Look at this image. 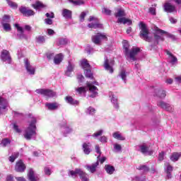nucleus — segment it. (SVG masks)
Segmentation results:
<instances>
[{
	"mask_svg": "<svg viewBox=\"0 0 181 181\" xmlns=\"http://www.w3.org/2000/svg\"><path fill=\"white\" fill-rule=\"evenodd\" d=\"M154 39H155V45L159 44V40L163 42L165 40V37L162 36V35H166L167 37L173 40H176V36L173 34H170L163 30L160 29L158 27H154Z\"/></svg>",
	"mask_w": 181,
	"mask_h": 181,
	"instance_id": "1",
	"label": "nucleus"
},
{
	"mask_svg": "<svg viewBox=\"0 0 181 181\" xmlns=\"http://www.w3.org/2000/svg\"><path fill=\"white\" fill-rule=\"evenodd\" d=\"M123 47L127 59H130L133 62H135V60H136L135 56H136L138 53H139L141 49H139V47H133L129 52V44H128V42L127 40L123 41Z\"/></svg>",
	"mask_w": 181,
	"mask_h": 181,
	"instance_id": "2",
	"label": "nucleus"
},
{
	"mask_svg": "<svg viewBox=\"0 0 181 181\" xmlns=\"http://www.w3.org/2000/svg\"><path fill=\"white\" fill-rule=\"evenodd\" d=\"M36 118L32 117L30 120L29 126L25 130L24 138L28 141L32 139L33 135H36Z\"/></svg>",
	"mask_w": 181,
	"mask_h": 181,
	"instance_id": "3",
	"label": "nucleus"
},
{
	"mask_svg": "<svg viewBox=\"0 0 181 181\" xmlns=\"http://www.w3.org/2000/svg\"><path fill=\"white\" fill-rule=\"evenodd\" d=\"M69 176H71V177H77V175H78L81 181L90 180L88 179V175L80 168H76L75 170H69Z\"/></svg>",
	"mask_w": 181,
	"mask_h": 181,
	"instance_id": "4",
	"label": "nucleus"
},
{
	"mask_svg": "<svg viewBox=\"0 0 181 181\" xmlns=\"http://www.w3.org/2000/svg\"><path fill=\"white\" fill-rule=\"evenodd\" d=\"M139 26L141 28L140 37L141 39H144V40H146V42H152V37L148 35H149V31L146 28V25L142 22H140Z\"/></svg>",
	"mask_w": 181,
	"mask_h": 181,
	"instance_id": "5",
	"label": "nucleus"
},
{
	"mask_svg": "<svg viewBox=\"0 0 181 181\" xmlns=\"http://www.w3.org/2000/svg\"><path fill=\"white\" fill-rule=\"evenodd\" d=\"M107 35L105 33H98L95 35L92 36V42L95 43V45H100L102 40H107Z\"/></svg>",
	"mask_w": 181,
	"mask_h": 181,
	"instance_id": "6",
	"label": "nucleus"
},
{
	"mask_svg": "<svg viewBox=\"0 0 181 181\" xmlns=\"http://www.w3.org/2000/svg\"><path fill=\"white\" fill-rule=\"evenodd\" d=\"M94 84H96V82H86V87L89 88V91L91 93L90 97L92 98H95V97L98 95V88H97Z\"/></svg>",
	"mask_w": 181,
	"mask_h": 181,
	"instance_id": "7",
	"label": "nucleus"
},
{
	"mask_svg": "<svg viewBox=\"0 0 181 181\" xmlns=\"http://www.w3.org/2000/svg\"><path fill=\"white\" fill-rule=\"evenodd\" d=\"M89 22L94 21L95 23H90L88 25V27L90 29H101L103 28V24L98 23V19L94 16H90L88 19Z\"/></svg>",
	"mask_w": 181,
	"mask_h": 181,
	"instance_id": "8",
	"label": "nucleus"
},
{
	"mask_svg": "<svg viewBox=\"0 0 181 181\" xmlns=\"http://www.w3.org/2000/svg\"><path fill=\"white\" fill-rule=\"evenodd\" d=\"M35 92L37 94L44 95L45 97H54V95H56V93L49 89H37Z\"/></svg>",
	"mask_w": 181,
	"mask_h": 181,
	"instance_id": "9",
	"label": "nucleus"
},
{
	"mask_svg": "<svg viewBox=\"0 0 181 181\" xmlns=\"http://www.w3.org/2000/svg\"><path fill=\"white\" fill-rule=\"evenodd\" d=\"M11 54L9 53V51L6 49H3L1 53V59L2 62H5L6 63H8V64H11Z\"/></svg>",
	"mask_w": 181,
	"mask_h": 181,
	"instance_id": "10",
	"label": "nucleus"
},
{
	"mask_svg": "<svg viewBox=\"0 0 181 181\" xmlns=\"http://www.w3.org/2000/svg\"><path fill=\"white\" fill-rule=\"evenodd\" d=\"M19 11L21 13H22L23 16H33L35 15V11L33 10L30 9L29 8L26 6H21L19 8Z\"/></svg>",
	"mask_w": 181,
	"mask_h": 181,
	"instance_id": "11",
	"label": "nucleus"
},
{
	"mask_svg": "<svg viewBox=\"0 0 181 181\" xmlns=\"http://www.w3.org/2000/svg\"><path fill=\"white\" fill-rule=\"evenodd\" d=\"M24 63H25V69H26L27 72L28 73V74L33 76V74H35V66H33L30 64V62H29L28 59H25Z\"/></svg>",
	"mask_w": 181,
	"mask_h": 181,
	"instance_id": "12",
	"label": "nucleus"
},
{
	"mask_svg": "<svg viewBox=\"0 0 181 181\" xmlns=\"http://www.w3.org/2000/svg\"><path fill=\"white\" fill-rule=\"evenodd\" d=\"M15 28H16L18 33L17 34L18 39H24L25 40H28V35L25 34L23 31V28L19 26V24H15Z\"/></svg>",
	"mask_w": 181,
	"mask_h": 181,
	"instance_id": "13",
	"label": "nucleus"
},
{
	"mask_svg": "<svg viewBox=\"0 0 181 181\" xmlns=\"http://www.w3.org/2000/svg\"><path fill=\"white\" fill-rule=\"evenodd\" d=\"M8 108V100L2 97H0V115L6 112Z\"/></svg>",
	"mask_w": 181,
	"mask_h": 181,
	"instance_id": "14",
	"label": "nucleus"
},
{
	"mask_svg": "<svg viewBox=\"0 0 181 181\" xmlns=\"http://www.w3.org/2000/svg\"><path fill=\"white\" fill-rule=\"evenodd\" d=\"M114 64L113 61L108 60V58H105L104 67L107 71L110 72L111 74L114 73V69H112V65Z\"/></svg>",
	"mask_w": 181,
	"mask_h": 181,
	"instance_id": "15",
	"label": "nucleus"
},
{
	"mask_svg": "<svg viewBox=\"0 0 181 181\" xmlns=\"http://www.w3.org/2000/svg\"><path fill=\"white\" fill-rule=\"evenodd\" d=\"M25 169H26V165H25V163H23V161H22V160H20L16 163L15 166L16 172L22 173L25 172Z\"/></svg>",
	"mask_w": 181,
	"mask_h": 181,
	"instance_id": "16",
	"label": "nucleus"
},
{
	"mask_svg": "<svg viewBox=\"0 0 181 181\" xmlns=\"http://www.w3.org/2000/svg\"><path fill=\"white\" fill-rule=\"evenodd\" d=\"M140 152L144 155H152L153 153V151L149 150V147L146 144H141L139 146Z\"/></svg>",
	"mask_w": 181,
	"mask_h": 181,
	"instance_id": "17",
	"label": "nucleus"
},
{
	"mask_svg": "<svg viewBox=\"0 0 181 181\" xmlns=\"http://www.w3.org/2000/svg\"><path fill=\"white\" fill-rule=\"evenodd\" d=\"M74 67H76V64L71 61H69L68 66L66 67V71L65 73L66 76H68V77H70V76L71 75V73L74 71Z\"/></svg>",
	"mask_w": 181,
	"mask_h": 181,
	"instance_id": "18",
	"label": "nucleus"
},
{
	"mask_svg": "<svg viewBox=\"0 0 181 181\" xmlns=\"http://www.w3.org/2000/svg\"><path fill=\"white\" fill-rule=\"evenodd\" d=\"M163 8L165 12H169L170 13L176 11V7L169 2H165V4H164Z\"/></svg>",
	"mask_w": 181,
	"mask_h": 181,
	"instance_id": "19",
	"label": "nucleus"
},
{
	"mask_svg": "<svg viewBox=\"0 0 181 181\" xmlns=\"http://www.w3.org/2000/svg\"><path fill=\"white\" fill-rule=\"evenodd\" d=\"M158 107H160L165 111H172V106L170 104L165 103L164 101H160L157 103Z\"/></svg>",
	"mask_w": 181,
	"mask_h": 181,
	"instance_id": "20",
	"label": "nucleus"
},
{
	"mask_svg": "<svg viewBox=\"0 0 181 181\" xmlns=\"http://www.w3.org/2000/svg\"><path fill=\"white\" fill-rule=\"evenodd\" d=\"M28 176L30 181H39V176L35 174V171L32 168L29 169Z\"/></svg>",
	"mask_w": 181,
	"mask_h": 181,
	"instance_id": "21",
	"label": "nucleus"
},
{
	"mask_svg": "<svg viewBox=\"0 0 181 181\" xmlns=\"http://www.w3.org/2000/svg\"><path fill=\"white\" fill-rule=\"evenodd\" d=\"M97 168H98V161L93 163L91 165H86V169L90 173H95V172H97Z\"/></svg>",
	"mask_w": 181,
	"mask_h": 181,
	"instance_id": "22",
	"label": "nucleus"
},
{
	"mask_svg": "<svg viewBox=\"0 0 181 181\" xmlns=\"http://www.w3.org/2000/svg\"><path fill=\"white\" fill-rule=\"evenodd\" d=\"M166 54L168 56V60H170V63L171 64H176L177 63V58L172 54L170 51L166 50L165 51Z\"/></svg>",
	"mask_w": 181,
	"mask_h": 181,
	"instance_id": "23",
	"label": "nucleus"
},
{
	"mask_svg": "<svg viewBox=\"0 0 181 181\" xmlns=\"http://www.w3.org/2000/svg\"><path fill=\"white\" fill-rule=\"evenodd\" d=\"M60 125L64 129V134H70V133H71L73 132V129L71 128H70V127L67 126V122H66V120L63 121L60 124Z\"/></svg>",
	"mask_w": 181,
	"mask_h": 181,
	"instance_id": "24",
	"label": "nucleus"
},
{
	"mask_svg": "<svg viewBox=\"0 0 181 181\" xmlns=\"http://www.w3.org/2000/svg\"><path fill=\"white\" fill-rule=\"evenodd\" d=\"M45 106L50 111H54V110H57V108H59V105L57 103H45Z\"/></svg>",
	"mask_w": 181,
	"mask_h": 181,
	"instance_id": "25",
	"label": "nucleus"
},
{
	"mask_svg": "<svg viewBox=\"0 0 181 181\" xmlns=\"http://www.w3.org/2000/svg\"><path fill=\"white\" fill-rule=\"evenodd\" d=\"M112 98H110V101L113 105L114 108H115V110H119V104L118 103V98H117V96L112 95V93H111Z\"/></svg>",
	"mask_w": 181,
	"mask_h": 181,
	"instance_id": "26",
	"label": "nucleus"
},
{
	"mask_svg": "<svg viewBox=\"0 0 181 181\" xmlns=\"http://www.w3.org/2000/svg\"><path fill=\"white\" fill-rule=\"evenodd\" d=\"M117 12L115 13L116 18H121L122 16H126L125 10L124 8L119 7L116 8Z\"/></svg>",
	"mask_w": 181,
	"mask_h": 181,
	"instance_id": "27",
	"label": "nucleus"
},
{
	"mask_svg": "<svg viewBox=\"0 0 181 181\" xmlns=\"http://www.w3.org/2000/svg\"><path fill=\"white\" fill-rule=\"evenodd\" d=\"M105 170L108 175H113L115 172V168L110 164L105 165Z\"/></svg>",
	"mask_w": 181,
	"mask_h": 181,
	"instance_id": "28",
	"label": "nucleus"
},
{
	"mask_svg": "<svg viewBox=\"0 0 181 181\" xmlns=\"http://www.w3.org/2000/svg\"><path fill=\"white\" fill-rule=\"evenodd\" d=\"M62 16L65 18V19H71V16H72L71 11L64 8L62 10Z\"/></svg>",
	"mask_w": 181,
	"mask_h": 181,
	"instance_id": "29",
	"label": "nucleus"
},
{
	"mask_svg": "<svg viewBox=\"0 0 181 181\" xmlns=\"http://www.w3.org/2000/svg\"><path fill=\"white\" fill-rule=\"evenodd\" d=\"M65 101L71 105H78V101L74 100L71 96H66L65 98Z\"/></svg>",
	"mask_w": 181,
	"mask_h": 181,
	"instance_id": "30",
	"label": "nucleus"
},
{
	"mask_svg": "<svg viewBox=\"0 0 181 181\" xmlns=\"http://www.w3.org/2000/svg\"><path fill=\"white\" fill-rule=\"evenodd\" d=\"M117 23H123V25H132V21L126 18H119L117 19Z\"/></svg>",
	"mask_w": 181,
	"mask_h": 181,
	"instance_id": "31",
	"label": "nucleus"
},
{
	"mask_svg": "<svg viewBox=\"0 0 181 181\" xmlns=\"http://www.w3.org/2000/svg\"><path fill=\"white\" fill-rule=\"evenodd\" d=\"M82 149L85 155H90V153L91 152V149L90 148V143H84L82 146Z\"/></svg>",
	"mask_w": 181,
	"mask_h": 181,
	"instance_id": "32",
	"label": "nucleus"
},
{
	"mask_svg": "<svg viewBox=\"0 0 181 181\" xmlns=\"http://www.w3.org/2000/svg\"><path fill=\"white\" fill-rule=\"evenodd\" d=\"M63 54L60 53L57 54L54 57V64H60V63L62 62H63Z\"/></svg>",
	"mask_w": 181,
	"mask_h": 181,
	"instance_id": "33",
	"label": "nucleus"
},
{
	"mask_svg": "<svg viewBox=\"0 0 181 181\" xmlns=\"http://www.w3.org/2000/svg\"><path fill=\"white\" fill-rule=\"evenodd\" d=\"M156 95L158 97V98H165V97H166V91L162 89L156 90Z\"/></svg>",
	"mask_w": 181,
	"mask_h": 181,
	"instance_id": "34",
	"label": "nucleus"
},
{
	"mask_svg": "<svg viewBox=\"0 0 181 181\" xmlns=\"http://www.w3.org/2000/svg\"><path fill=\"white\" fill-rule=\"evenodd\" d=\"M180 156H181V153H173V154L170 156V159L173 162H177Z\"/></svg>",
	"mask_w": 181,
	"mask_h": 181,
	"instance_id": "35",
	"label": "nucleus"
},
{
	"mask_svg": "<svg viewBox=\"0 0 181 181\" xmlns=\"http://www.w3.org/2000/svg\"><path fill=\"white\" fill-rule=\"evenodd\" d=\"M112 136L115 139H117L118 141H125V138L124 136H122L119 132H114Z\"/></svg>",
	"mask_w": 181,
	"mask_h": 181,
	"instance_id": "36",
	"label": "nucleus"
},
{
	"mask_svg": "<svg viewBox=\"0 0 181 181\" xmlns=\"http://www.w3.org/2000/svg\"><path fill=\"white\" fill-rule=\"evenodd\" d=\"M35 42L40 45H43L46 42V37L43 35H38L35 37Z\"/></svg>",
	"mask_w": 181,
	"mask_h": 181,
	"instance_id": "37",
	"label": "nucleus"
},
{
	"mask_svg": "<svg viewBox=\"0 0 181 181\" xmlns=\"http://www.w3.org/2000/svg\"><path fill=\"white\" fill-rule=\"evenodd\" d=\"M81 66L82 67V69H91V66L90 65V64L88 63V61H87V59H83L81 62Z\"/></svg>",
	"mask_w": 181,
	"mask_h": 181,
	"instance_id": "38",
	"label": "nucleus"
},
{
	"mask_svg": "<svg viewBox=\"0 0 181 181\" xmlns=\"http://www.w3.org/2000/svg\"><path fill=\"white\" fill-rule=\"evenodd\" d=\"M71 4L75 5V6H80L81 5H84V0H69Z\"/></svg>",
	"mask_w": 181,
	"mask_h": 181,
	"instance_id": "39",
	"label": "nucleus"
},
{
	"mask_svg": "<svg viewBox=\"0 0 181 181\" xmlns=\"http://www.w3.org/2000/svg\"><path fill=\"white\" fill-rule=\"evenodd\" d=\"M69 43V40L67 38H59L57 45L59 46H64V45H67Z\"/></svg>",
	"mask_w": 181,
	"mask_h": 181,
	"instance_id": "40",
	"label": "nucleus"
},
{
	"mask_svg": "<svg viewBox=\"0 0 181 181\" xmlns=\"http://www.w3.org/2000/svg\"><path fill=\"white\" fill-rule=\"evenodd\" d=\"M119 76L124 81V83H127V71L125 70H122Z\"/></svg>",
	"mask_w": 181,
	"mask_h": 181,
	"instance_id": "41",
	"label": "nucleus"
},
{
	"mask_svg": "<svg viewBox=\"0 0 181 181\" xmlns=\"http://www.w3.org/2000/svg\"><path fill=\"white\" fill-rule=\"evenodd\" d=\"M33 8H34V9H36V11H38V9H40L42 8H43V4L40 1H37L35 4L32 5Z\"/></svg>",
	"mask_w": 181,
	"mask_h": 181,
	"instance_id": "42",
	"label": "nucleus"
},
{
	"mask_svg": "<svg viewBox=\"0 0 181 181\" xmlns=\"http://www.w3.org/2000/svg\"><path fill=\"white\" fill-rule=\"evenodd\" d=\"M19 158V152L14 153L12 156L8 158V160L11 163L15 162V160Z\"/></svg>",
	"mask_w": 181,
	"mask_h": 181,
	"instance_id": "43",
	"label": "nucleus"
},
{
	"mask_svg": "<svg viewBox=\"0 0 181 181\" xmlns=\"http://www.w3.org/2000/svg\"><path fill=\"white\" fill-rule=\"evenodd\" d=\"M84 73H85V76L87 78L93 79L94 78V76H93V73H91L90 69H85Z\"/></svg>",
	"mask_w": 181,
	"mask_h": 181,
	"instance_id": "44",
	"label": "nucleus"
},
{
	"mask_svg": "<svg viewBox=\"0 0 181 181\" xmlns=\"http://www.w3.org/2000/svg\"><path fill=\"white\" fill-rule=\"evenodd\" d=\"M6 2L8 5L11 7L13 8V9H16L18 8V4L11 1V0H6Z\"/></svg>",
	"mask_w": 181,
	"mask_h": 181,
	"instance_id": "45",
	"label": "nucleus"
},
{
	"mask_svg": "<svg viewBox=\"0 0 181 181\" xmlns=\"http://www.w3.org/2000/svg\"><path fill=\"white\" fill-rule=\"evenodd\" d=\"M76 91H77L78 94H86L87 93V90L86 89V87H79L76 89Z\"/></svg>",
	"mask_w": 181,
	"mask_h": 181,
	"instance_id": "46",
	"label": "nucleus"
},
{
	"mask_svg": "<svg viewBox=\"0 0 181 181\" xmlns=\"http://www.w3.org/2000/svg\"><path fill=\"white\" fill-rule=\"evenodd\" d=\"M137 169L139 170H143V172H149V167L145 165H139Z\"/></svg>",
	"mask_w": 181,
	"mask_h": 181,
	"instance_id": "47",
	"label": "nucleus"
},
{
	"mask_svg": "<svg viewBox=\"0 0 181 181\" xmlns=\"http://www.w3.org/2000/svg\"><path fill=\"white\" fill-rule=\"evenodd\" d=\"M86 114L88 115H94V114H95V109L92 107H89L86 110Z\"/></svg>",
	"mask_w": 181,
	"mask_h": 181,
	"instance_id": "48",
	"label": "nucleus"
},
{
	"mask_svg": "<svg viewBox=\"0 0 181 181\" xmlns=\"http://www.w3.org/2000/svg\"><path fill=\"white\" fill-rule=\"evenodd\" d=\"M9 22H11V16H8V15H5L2 19V24L3 23H9Z\"/></svg>",
	"mask_w": 181,
	"mask_h": 181,
	"instance_id": "49",
	"label": "nucleus"
},
{
	"mask_svg": "<svg viewBox=\"0 0 181 181\" xmlns=\"http://www.w3.org/2000/svg\"><path fill=\"white\" fill-rule=\"evenodd\" d=\"M101 156L98 155L97 157V161L98 162V165H100V163H104V162H105V160H107V158L106 157H102L101 158Z\"/></svg>",
	"mask_w": 181,
	"mask_h": 181,
	"instance_id": "50",
	"label": "nucleus"
},
{
	"mask_svg": "<svg viewBox=\"0 0 181 181\" xmlns=\"http://www.w3.org/2000/svg\"><path fill=\"white\" fill-rule=\"evenodd\" d=\"M104 133V130L100 129L98 130V132H95L92 136H93L94 138H97L98 136H101V135H103V134Z\"/></svg>",
	"mask_w": 181,
	"mask_h": 181,
	"instance_id": "51",
	"label": "nucleus"
},
{
	"mask_svg": "<svg viewBox=\"0 0 181 181\" xmlns=\"http://www.w3.org/2000/svg\"><path fill=\"white\" fill-rule=\"evenodd\" d=\"M165 155H166V153H165L164 151H162L161 153H160L158 154V160L160 162H162V160H163V159H165Z\"/></svg>",
	"mask_w": 181,
	"mask_h": 181,
	"instance_id": "52",
	"label": "nucleus"
},
{
	"mask_svg": "<svg viewBox=\"0 0 181 181\" xmlns=\"http://www.w3.org/2000/svg\"><path fill=\"white\" fill-rule=\"evenodd\" d=\"M114 149L115 151H116V152H121L122 147L121 146V145L115 144H114Z\"/></svg>",
	"mask_w": 181,
	"mask_h": 181,
	"instance_id": "53",
	"label": "nucleus"
},
{
	"mask_svg": "<svg viewBox=\"0 0 181 181\" xmlns=\"http://www.w3.org/2000/svg\"><path fill=\"white\" fill-rule=\"evenodd\" d=\"M165 165L167 166L166 168V173H172L173 172V167L172 165H170V164L167 163L165 164Z\"/></svg>",
	"mask_w": 181,
	"mask_h": 181,
	"instance_id": "54",
	"label": "nucleus"
},
{
	"mask_svg": "<svg viewBox=\"0 0 181 181\" xmlns=\"http://www.w3.org/2000/svg\"><path fill=\"white\" fill-rule=\"evenodd\" d=\"M100 142H102V144H107L108 142V138L105 136H102L100 139Z\"/></svg>",
	"mask_w": 181,
	"mask_h": 181,
	"instance_id": "55",
	"label": "nucleus"
},
{
	"mask_svg": "<svg viewBox=\"0 0 181 181\" xmlns=\"http://www.w3.org/2000/svg\"><path fill=\"white\" fill-rule=\"evenodd\" d=\"M11 144V141L8 140V139H4L1 141V145L3 146H6L7 145H9Z\"/></svg>",
	"mask_w": 181,
	"mask_h": 181,
	"instance_id": "56",
	"label": "nucleus"
},
{
	"mask_svg": "<svg viewBox=\"0 0 181 181\" xmlns=\"http://www.w3.org/2000/svg\"><path fill=\"white\" fill-rule=\"evenodd\" d=\"M3 28L6 32L11 30V25H9V23H3Z\"/></svg>",
	"mask_w": 181,
	"mask_h": 181,
	"instance_id": "57",
	"label": "nucleus"
},
{
	"mask_svg": "<svg viewBox=\"0 0 181 181\" xmlns=\"http://www.w3.org/2000/svg\"><path fill=\"white\" fill-rule=\"evenodd\" d=\"M44 172L45 175H47L48 176H50V175H52V170H50V168H49V167H45L44 168Z\"/></svg>",
	"mask_w": 181,
	"mask_h": 181,
	"instance_id": "58",
	"label": "nucleus"
},
{
	"mask_svg": "<svg viewBox=\"0 0 181 181\" xmlns=\"http://www.w3.org/2000/svg\"><path fill=\"white\" fill-rule=\"evenodd\" d=\"M148 12L151 15H156V8H155V7H150L148 8Z\"/></svg>",
	"mask_w": 181,
	"mask_h": 181,
	"instance_id": "59",
	"label": "nucleus"
},
{
	"mask_svg": "<svg viewBox=\"0 0 181 181\" xmlns=\"http://www.w3.org/2000/svg\"><path fill=\"white\" fill-rule=\"evenodd\" d=\"M14 131H16V132H17L18 134H21V132H22V130H21V129H19V127L18 125H16V124H13V127Z\"/></svg>",
	"mask_w": 181,
	"mask_h": 181,
	"instance_id": "60",
	"label": "nucleus"
},
{
	"mask_svg": "<svg viewBox=\"0 0 181 181\" xmlns=\"http://www.w3.org/2000/svg\"><path fill=\"white\" fill-rule=\"evenodd\" d=\"M44 21L46 25H53V20L51 18H45Z\"/></svg>",
	"mask_w": 181,
	"mask_h": 181,
	"instance_id": "61",
	"label": "nucleus"
},
{
	"mask_svg": "<svg viewBox=\"0 0 181 181\" xmlns=\"http://www.w3.org/2000/svg\"><path fill=\"white\" fill-rule=\"evenodd\" d=\"M103 12H104L105 15H111V10H110V8H104Z\"/></svg>",
	"mask_w": 181,
	"mask_h": 181,
	"instance_id": "62",
	"label": "nucleus"
},
{
	"mask_svg": "<svg viewBox=\"0 0 181 181\" xmlns=\"http://www.w3.org/2000/svg\"><path fill=\"white\" fill-rule=\"evenodd\" d=\"M13 114L14 115L15 117H23V114L21 113V112H16V111H13Z\"/></svg>",
	"mask_w": 181,
	"mask_h": 181,
	"instance_id": "63",
	"label": "nucleus"
},
{
	"mask_svg": "<svg viewBox=\"0 0 181 181\" xmlns=\"http://www.w3.org/2000/svg\"><path fill=\"white\" fill-rule=\"evenodd\" d=\"M6 181H13V175H7Z\"/></svg>",
	"mask_w": 181,
	"mask_h": 181,
	"instance_id": "64",
	"label": "nucleus"
}]
</instances>
